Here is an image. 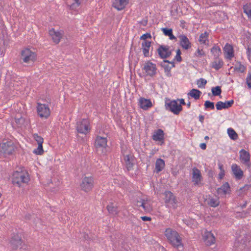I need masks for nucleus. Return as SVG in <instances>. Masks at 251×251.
Wrapping results in <instances>:
<instances>
[{"label":"nucleus","mask_w":251,"mask_h":251,"mask_svg":"<svg viewBox=\"0 0 251 251\" xmlns=\"http://www.w3.org/2000/svg\"><path fill=\"white\" fill-rule=\"evenodd\" d=\"M164 235L169 243L174 247L177 249L180 247L183 248L182 238L176 230L171 228H167L164 232Z\"/></svg>","instance_id":"obj_1"},{"label":"nucleus","mask_w":251,"mask_h":251,"mask_svg":"<svg viewBox=\"0 0 251 251\" xmlns=\"http://www.w3.org/2000/svg\"><path fill=\"white\" fill-rule=\"evenodd\" d=\"M165 108L175 115H178L182 111V106L178 105L177 100H170L169 99H166Z\"/></svg>","instance_id":"obj_2"},{"label":"nucleus","mask_w":251,"mask_h":251,"mask_svg":"<svg viewBox=\"0 0 251 251\" xmlns=\"http://www.w3.org/2000/svg\"><path fill=\"white\" fill-rule=\"evenodd\" d=\"M29 180L28 176H25V173L23 172L16 171L13 174L12 183L14 185L17 184L18 187H20L22 183H27Z\"/></svg>","instance_id":"obj_3"},{"label":"nucleus","mask_w":251,"mask_h":251,"mask_svg":"<svg viewBox=\"0 0 251 251\" xmlns=\"http://www.w3.org/2000/svg\"><path fill=\"white\" fill-rule=\"evenodd\" d=\"M94 186V179L92 176H85L80 184L81 190L86 193L92 191Z\"/></svg>","instance_id":"obj_4"},{"label":"nucleus","mask_w":251,"mask_h":251,"mask_svg":"<svg viewBox=\"0 0 251 251\" xmlns=\"http://www.w3.org/2000/svg\"><path fill=\"white\" fill-rule=\"evenodd\" d=\"M163 195L165 197L164 198L165 203H171L174 208H176L178 201L174 194L170 191H165Z\"/></svg>","instance_id":"obj_5"},{"label":"nucleus","mask_w":251,"mask_h":251,"mask_svg":"<svg viewBox=\"0 0 251 251\" xmlns=\"http://www.w3.org/2000/svg\"><path fill=\"white\" fill-rule=\"evenodd\" d=\"M159 57L163 59L169 57L172 55V50H170V47L165 45H159L156 50Z\"/></svg>","instance_id":"obj_6"},{"label":"nucleus","mask_w":251,"mask_h":251,"mask_svg":"<svg viewBox=\"0 0 251 251\" xmlns=\"http://www.w3.org/2000/svg\"><path fill=\"white\" fill-rule=\"evenodd\" d=\"M143 69L145 71L147 75L151 77H152L156 74V64L152 63L151 61L145 62Z\"/></svg>","instance_id":"obj_7"},{"label":"nucleus","mask_w":251,"mask_h":251,"mask_svg":"<svg viewBox=\"0 0 251 251\" xmlns=\"http://www.w3.org/2000/svg\"><path fill=\"white\" fill-rule=\"evenodd\" d=\"M14 151V146L11 141L3 143L0 146V151L4 155H10Z\"/></svg>","instance_id":"obj_8"},{"label":"nucleus","mask_w":251,"mask_h":251,"mask_svg":"<svg viewBox=\"0 0 251 251\" xmlns=\"http://www.w3.org/2000/svg\"><path fill=\"white\" fill-rule=\"evenodd\" d=\"M37 110L38 115L41 118H47L50 115V110L48 104L38 103Z\"/></svg>","instance_id":"obj_9"},{"label":"nucleus","mask_w":251,"mask_h":251,"mask_svg":"<svg viewBox=\"0 0 251 251\" xmlns=\"http://www.w3.org/2000/svg\"><path fill=\"white\" fill-rule=\"evenodd\" d=\"M76 129L78 132L86 134L89 128V122L86 119H83L81 121L77 122L76 123Z\"/></svg>","instance_id":"obj_10"},{"label":"nucleus","mask_w":251,"mask_h":251,"mask_svg":"<svg viewBox=\"0 0 251 251\" xmlns=\"http://www.w3.org/2000/svg\"><path fill=\"white\" fill-rule=\"evenodd\" d=\"M124 159L125 162L126 167L127 171H130L132 170L135 164V158L134 156L130 153L124 154Z\"/></svg>","instance_id":"obj_11"},{"label":"nucleus","mask_w":251,"mask_h":251,"mask_svg":"<svg viewBox=\"0 0 251 251\" xmlns=\"http://www.w3.org/2000/svg\"><path fill=\"white\" fill-rule=\"evenodd\" d=\"M10 243L12 250H16L21 246L23 241L21 237L19 234H14L11 238Z\"/></svg>","instance_id":"obj_12"},{"label":"nucleus","mask_w":251,"mask_h":251,"mask_svg":"<svg viewBox=\"0 0 251 251\" xmlns=\"http://www.w3.org/2000/svg\"><path fill=\"white\" fill-rule=\"evenodd\" d=\"M240 159L241 162L247 166L248 168H250L251 164L250 163V157L251 155L250 153L245 151L244 149H242L240 151Z\"/></svg>","instance_id":"obj_13"},{"label":"nucleus","mask_w":251,"mask_h":251,"mask_svg":"<svg viewBox=\"0 0 251 251\" xmlns=\"http://www.w3.org/2000/svg\"><path fill=\"white\" fill-rule=\"evenodd\" d=\"M231 171L234 177L237 180H241L244 176V172L239 166L236 164L231 165Z\"/></svg>","instance_id":"obj_14"},{"label":"nucleus","mask_w":251,"mask_h":251,"mask_svg":"<svg viewBox=\"0 0 251 251\" xmlns=\"http://www.w3.org/2000/svg\"><path fill=\"white\" fill-rule=\"evenodd\" d=\"M192 182H194L195 185H199L202 179L201 171L196 167L192 169Z\"/></svg>","instance_id":"obj_15"},{"label":"nucleus","mask_w":251,"mask_h":251,"mask_svg":"<svg viewBox=\"0 0 251 251\" xmlns=\"http://www.w3.org/2000/svg\"><path fill=\"white\" fill-rule=\"evenodd\" d=\"M225 58L231 59L234 56V50L233 46L226 43L223 48Z\"/></svg>","instance_id":"obj_16"},{"label":"nucleus","mask_w":251,"mask_h":251,"mask_svg":"<svg viewBox=\"0 0 251 251\" xmlns=\"http://www.w3.org/2000/svg\"><path fill=\"white\" fill-rule=\"evenodd\" d=\"M178 38L180 40V45L183 49L188 50L191 48V43L185 35L180 34L179 35Z\"/></svg>","instance_id":"obj_17"},{"label":"nucleus","mask_w":251,"mask_h":251,"mask_svg":"<svg viewBox=\"0 0 251 251\" xmlns=\"http://www.w3.org/2000/svg\"><path fill=\"white\" fill-rule=\"evenodd\" d=\"M139 105L143 110H147L151 108L153 105L150 99L141 97L139 99Z\"/></svg>","instance_id":"obj_18"},{"label":"nucleus","mask_w":251,"mask_h":251,"mask_svg":"<svg viewBox=\"0 0 251 251\" xmlns=\"http://www.w3.org/2000/svg\"><path fill=\"white\" fill-rule=\"evenodd\" d=\"M128 3V0H114L112 6L119 11L124 9Z\"/></svg>","instance_id":"obj_19"},{"label":"nucleus","mask_w":251,"mask_h":251,"mask_svg":"<svg viewBox=\"0 0 251 251\" xmlns=\"http://www.w3.org/2000/svg\"><path fill=\"white\" fill-rule=\"evenodd\" d=\"M152 139L154 141L162 142V143H164V132L161 129H158L155 130L154 134L152 136Z\"/></svg>","instance_id":"obj_20"},{"label":"nucleus","mask_w":251,"mask_h":251,"mask_svg":"<svg viewBox=\"0 0 251 251\" xmlns=\"http://www.w3.org/2000/svg\"><path fill=\"white\" fill-rule=\"evenodd\" d=\"M151 42L149 41H143L142 43V49L143 50V54L145 57H147L151 56L152 53L150 54V49L151 46Z\"/></svg>","instance_id":"obj_21"},{"label":"nucleus","mask_w":251,"mask_h":251,"mask_svg":"<svg viewBox=\"0 0 251 251\" xmlns=\"http://www.w3.org/2000/svg\"><path fill=\"white\" fill-rule=\"evenodd\" d=\"M49 34L51 37L54 43L56 44L59 43L61 38V34L59 31H56L52 28L49 30Z\"/></svg>","instance_id":"obj_22"},{"label":"nucleus","mask_w":251,"mask_h":251,"mask_svg":"<svg viewBox=\"0 0 251 251\" xmlns=\"http://www.w3.org/2000/svg\"><path fill=\"white\" fill-rule=\"evenodd\" d=\"M169 63L170 61L165 59H163V62H162L160 65L164 68V72L166 73V75L168 77H171L172 76L171 70L172 68V67L169 66Z\"/></svg>","instance_id":"obj_23"},{"label":"nucleus","mask_w":251,"mask_h":251,"mask_svg":"<svg viewBox=\"0 0 251 251\" xmlns=\"http://www.w3.org/2000/svg\"><path fill=\"white\" fill-rule=\"evenodd\" d=\"M95 146L97 148H105L107 146L106 138L98 136L95 141Z\"/></svg>","instance_id":"obj_24"},{"label":"nucleus","mask_w":251,"mask_h":251,"mask_svg":"<svg viewBox=\"0 0 251 251\" xmlns=\"http://www.w3.org/2000/svg\"><path fill=\"white\" fill-rule=\"evenodd\" d=\"M217 193L219 194L223 193L226 195V194H230L231 191L230 185L227 182H225L220 188H218Z\"/></svg>","instance_id":"obj_25"},{"label":"nucleus","mask_w":251,"mask_h":251,"mask_svg":"<svg viewBox=\"0 0 251 251\" xmlns=\"http://www.w3.org/2000/svg\"><path fill=\"white\" fill-rule=\"evenodd\" d=\"M205 244L207 246H210L213 244L215 241V238L213 234L211 232L207 233L203 237Z\"/></svg>","instance_id":"obj_26"},{"label":"nucleus","mask_w":251,"mask_h":251,"mask_svg":"<svg viewBox=\"0 0 251 251\" xmlns=\"http://www.w3.org/2000/svg\"><path fill=\"white\" fill-rule=\"evenodd\" d=\"M201 94V92L199 90L197 89H192L188 93V97H191V98L197 100L200 99Z\"/></svg>","instance_id":"obj_27"},{"label":"nucleus","mask_w":251,"mask_h":251,"mask_svg":"<svg viewBox=\"0 0 251 251\" xmlns=\"http://www.w3.org/2000/svg\"><path fill=\"white\" fill-rule=\"evenodd\" d=\"M165 167V161L161 158H158L155 162V170L157 173L161 172Z\"/></svg>","instance_id":"obj_28"},{"label":"nucleus","mask_w":251,"mask_h":251,"mask_svg":"<svg viewBox=\"0 0 251 251\" xmlns=\"http://www.w3.org/2000/svg\"><path fill=\"white\" fill-rule=\"evenodd\" d=\"M211 52L213 54L215 59H219V56L221 54L222 51L220 48L215 45L211 49Z\"/></svg>","instance_id":"obj_29"},{"label":"nucleus","mask_w":251,"mask_h":251,"mask_svg":"<svg viewBox=\"0 0 251 251\" xmlns=\"http://www.w3.org/2000/svg\"><path fill=\"white\" fill-rule=\"evenodd\" d=\"M108 213L113 215H117L118 213V207L114 206L113 203L110 202L106 206Z\"/></svg>","instance_id":"obj_30"},{"label":"nucleus","mask_w":251,"mask_h":251,"mask_svg":"<svg viewBox=\"0 0 251 251\" xmlns=\"http://www.w3.org/2000/svg\"><path fill=\"white\" fill-rule=\"evenodd\" d=\"M224 62L222 59H219L218 61H217L216 60L213 61L211 67L217 71L222 68Z\"/></svg>","instance_id":"obj_31"},{"label":"nucleus","mask_w":251,"mask_h":251,"mask_svg":"<svg viewBox=\"0 0 251 251\" xmlns=\"http://www.w3.org/2000/svg\"><path fill=\"white\" fill-rule=\"evenodd\" d=\"M227 134L231 140L235 141L238 138V135L236 132L232 128L230 127L227 129Z\"/></svg>","instance_id":"obj_32"},{"label":"nucleus","mask_w":251,"mask_h":251,"mask_svg":"<svg viewBox=\"0 0 251 251\" xmlns=\"http://www.w3.org/2000/svg\"><path fill=\"white\" fill-rule=\"evenodd\" d=\"M246 70V67L242 65L240 62H237L234 67V71H237L241 73H243Z\"/></svg>","instance_id":"obj_33"},{"label":"nucleus","mask_w":251,"mask_h":251,"mask_svg":"<svg viewBox=\"0 0 251 251\" xmlns=\"http://www.w3.org/2000/svg\"><path fill=\"white\" fill-rule=\"evenodd\" d=\"M36 54L35 52H33L30 54V55H28L23 58V60L24 62L25 63L28 62L29 61L34 62L36 60Z\"/></svg>","instance_id":"obj_34"},{"label":"nucleus","mask_w":251,"mask_h":251,"mask_svg":"<svg viewBox=\"0 0 251 251\" xmlns=\"http://www.w3.org/2000/svg\"><path fill=\"white\" fill-rule=\"evenodd\" d=\"M212 94L214 96H220L222 93L221 87L219 86L212 87L211 89Z\"/></svg>","instance_id":"obj_35"},{"label":"nucleus","mask_w":251,"mask_h":251,"mask_svg":"<svg viewBox=\"0 0 251 251\" xmlns=\"http://www.w3.org/2000/svg\"><path fill=\"white\" fill-rule=\"evenodd\" d=\"M220 201L218 199H215L214 198L209 199L207 202V204L211 207H216L219 205Z\"/></svg>","instance_id":"obj_36"},{"label":"nucleus","mask_w":251,"mask_h":251,"mask_svg":"<svg viewBox=\"0 0 251 251\" xmlns=\"http://www.w3.org/2000/svg\"><path fill=\"white\" fill-rule=\"evenodd\" d=\"M209 33L207 31H205L203 33H201L200 36L199 42L206 44V42L208 41L207 39Z\"/></svg>","instance_id":"obj_37"},{"label":"nucleus","mask_w":251,"mask_h":251,"mask_svg":"<svg viewBox=\"0 0 251 251\" xmlns=\"http://www.w3.org/2000/svg\"><path fill=\"white\" fill-rule=\"evenodd\" d=\"M38 145V148L35 149L33 152L36 155H42L44 152L43 144H39Z\"/></svg>","instance_id":"obj_38"},{"label":"nucleus","mask_w":251,"mask_h":251,"mask_svg":"<svg viewBox=\"0 0 251 251\" xmlns=\"http://www.w3.org/2000/svg\"><path fill=\"white\" fill-rule=\"evenodd\" d=\"M204 106L205 110L208 109L213 110L215 108L214 103L209 100L205 101L204 104Z\"/></svg>","instance_id":"obj_39"},{"label":"nucleus","mask_w":251,"mask_h":251,"mask_svg":"<svg viewBox=\"0 0 251 251\" xmlns=\"http://www.w3.org/2000/svg\"><path fill=\"white\" fill-rule=\"evenodd\" d=\"M33 137L35 140L37 142L38 145L43 144L44 142V139L41 136H39L38 134L35 133L33 134Z\"/></svg>","instance_id":"obj_40"},{"label":"nucleus","mask_w":251,"mask_h":251,"mask_svg":"<svg viewBox=\"0 0 251 251\" xmlns=\"http://www.w3.org/2000/svg\"><path fill=\"white\" fill-rule=\"evenodd\" d=\"M176 54L174 59V60H176L178 62H180L182 61V59L181 56V51L179 49H177L176 51Z\"/></svg>","instance_id":"obj_41"},{"label":"nucleus","mask_w":251,"mask_h":251,"mask_svg":"<svg viewBox=\"0 0 251 251\" xmlns=\"http://www.w3.org/2000/svg\"><path fill=\"white\" fill-rule=\"evenodd\" d=\"M216 107L217 110H221L223 109H226L225 106V103L221 101H219L216 103Z\"/></svg>","instance_id":"obj_42"},{"label":"nucleus","mask_w":251,"mask_h":251,"mask_svg":"<svg viewBox=\"0 0 251 251\" xmlns=\"http://www.w3.org/2000/svg\"><path fill=\"white\" fill-rule=\"evenodd\" d=\"M246 83L249 89H251V71L249 72L247 78H246Z\"/></svg>","instance_id":"obj_43"},{"label":"nucleus","mask_w":251,"mask_h":251,"mask_svg":"<svg viewBox=\"0 0 251 251\" xmlns=\"http://www.w3.org/2000/svg\"><path fill=\"white\" fill-rule=\"evenodd\" d=\"M32 52H33L31 51V50L29 49H25V50H23L21 52V55L22 58L25 56L30 55V54H31Z\"/></svg>","instance_id":"obj_44"},{"label":"nucleus","mask_w":251,"mask_h":251,"mask_svg":"<svg viewBox=\"0 0 251 251\" xmlns=\"http://www.w3.org/2000/svg\"><path fill=\"white\" fill-rule=\"evenodd\" d=\"M207 83V81L204 78H201L197 80V84L199 88L204 86Z\"/></svg>","instance_id":"obj_45"},{"label":"nucleus","mask_w":251,"mask_h":251,"mask_svg":"<svg viewBox=\"0 0 251 251\" xmlns=\"http://www.w3.org/2000/svg\"><path fill=\"white\" fill-rule=\"evenodd\" d=\"M161 30L162 31L163 34L165 36H168L170 34L173 33V29L172 28L164 27L162 28Z\"/></svg>","instance_id":"obj_46"},{"label":"nucleus","mask_w":251,"mask_h":251,"mask_svg":"<svg viewBox=\"0 0 251 251\" xmlns=\"http://www.w3.org/2000/svg\"><path fill=\"white\" fill-rule=\"evenodd\" d=\"M25 121V119L21 116L20 118L16 117L15 118V121L19 126L23 125Z\"/></svg>","instance_id":"obj_47"},{"label":"nucleus","mask_w":251,"mask_h":251,"mask_svg":"<svg viewBox=\"0 0 251 251\" xmlns=\"http://www.w3.org/2000/svg\"><path fill=\"white\" fill-rule=\"evenodd\" d=\"M151 36L150 33H146L145 34H143L140 37V40H143L144 41H147V39H151Z\"/></svg>","instance_id":"obj_48"},{"label":"nucleus","mask_w":251,"mask_h":251,"mask_svg":"<svg viewBox=\"0 0 251 251\" xmlns=\"http://www.w3.org/2000/svg\"><path fill=\"white\" fill-rule=\"evenodd\" d=\"M243 8L244 10V12L247 15L248 13H249V11H250L251 9V6L250 4H246L243 6Z\"/></svg>","instance_id":"obj_49"},{"label":"nucleus","mask_w":251,"mask_h":251,"mask_svg":"<svg viewBox=\"0 0 251 251\" xmlns=\"http://www.w3.org/2000/svg\"><path fill=\"white\" fill-rule=\"evenodd\" d=\"M225 106L226 109L231 107L234 103V100H230L226 101L225 102Z\"/></svg>","instance_id":"obj_50"},{"label":"nucleus","mask_w":251,"mask_h":251,"mask_svg":"<svg viewBox=\"0 0 251 251\" xmlns=\"http://www.w3.org/2000/svg\"><path fill=\"white\" fill-rule=\"evenodd\" d=\"M140 202L141 204H136L137 206H142L145 210H147V207L145 206L144 200L141 199V201H137V203Z\"/></svg>","instance_id":"obj_51"},{"label":"nucleus","mask_w":251,"mask_h":251,"mask_svg":"<svg viewBox=\"0 0 251 251\" xmlns=\"http://www.w3.org/2000/svg\"><path fill=\"white\" fill-rule=\"evenodd\" d=\"M205 55L204 52L202 50H200L199 49L197 50V52L195 53V55L198 57H201L202 55Z\"/></svg>","instance_id":"obj_52"},{"label":"nucleus","mask_w":251,"mask_h":251,"mask_svg":"<svg viewBox=\"0 0 251 251\" xmlns=\"http://www.w3.org/2000/svg\"><path fill=\"white\" fill-rule=\"evenodd\" d=\"M80 3L74 2L70 5V8L72 9H75L79 5Z\"/></svg>","instance_id":"obj_53"},{"label":"nucleus","mask_w":251,"mask_h":251,"mask_svg":"<svg viewBox=\"0 0 251 251\" xmlns=\"http://www.w3.org/2000/svg\"><path fill=\"white\" fill-rule=\"evenodd\" d=\"M245 239H244V242H250L251 240V237L248 234H245L244 236Z\"/></svg>","instance_id":"obj_54"},{"label":"nucleus","mask_w":251,"mask_h":251,"mask_svg":"<svg viewBox=\"0 0 251 251\" xmlns=\"http://www.w3.org/2000/svg\"><path fill=\"white\" fill-rule=\"evenodd\" d=\"M251 187V185L249 184L248 183L247 184H245L244 187L241 188L240 189V190H246V191H248L249 190V189Z\"/></svg>","instance_id":"obj_55"},{"label":"nucleus","mask_w":251,"mask_h":251,"mask_svg":"<svg viewBox=\"0 0 251 251\" xmlns=\"http://www.w3.org/2000/svg\"><path fill=\"white\" fill-rule=\"evenodd\" d=\"M141 218L142 220V221L144 222L151 221V217L146 216H142L141 217Z\"/></svg>","instance_id":"obj_56"},{"label":"nucleus","mask_w":251,"mask_h":251,"mask_svg":"<svg viewBox=\"0 0 251 251\" xmlns=\"http://www.w3.org/2000/svg\"><path fill=\"white\" fill-rule=\"evenodd\" d=\"M176 100H177V101H179L180 103H179V104H178V105H180L181 106L186 104L185 100L183 99H177Z\"/></svg>","instance_id":"obj_57"},{"label":"nucleus","mask_w":251,"mask_h":251,"mask_svg":"<svg viewBox=\"0 0 251 251\" xmlns=\"http://www.w3.org/2000/svg\"><path fill=\"white\" fill-rule=\"evenodd\" d=\"M225 175V172H220V173L219 174L218 178L220 179H222L223 178V177H224Z\"/></svg>","instance_id":"obj_58"},{"label":"nucleus","mask_w":251,"mask_h":251,"mask_svg":"<svg viewBox=\"0 0 251 251\" xmlns=\"http://www.w3.org/2000/svg\"><path fill=\"white\" fill-rule=\"evenodd\" d=\"M31 216H32V215L30 214H29V213L26 214L25 216V219L26 220H30L31 218Z\"/></svg>","instance_id":"obj_59"},{"label":"nucleus","mask_w":251,"mask_h":251,"mask_svg":"<svg viewBox=\"0 0 251 251\" xmlns=\"http://www.w3.org/2000/svg\"><path fill=\"white\" fill-rule=\"evenodd\" d=\"M148 23L147 20H143L139 22V24L143 25L144 26H146Z\"/></svg>","instance_id":"obj_60"},{"label":"nucleus","mask_w":251,"mask_h":251,"mask_svg":"<svg viewBox=\"0 0 251 251\" xmlns=\"http://www.w3.org/2000/svg\"><path fill=\"white\" fill-rule=\"evenodd\" d=\"M218 166H219V168L220 170V172H225V170L224 169V166L222 164L219 163Z\"/></svg>","instance_id":"obj_61"},{"label":"nucleus","mask_w":251,"mask_h":251,"mask_svg":"<svg viewBox=\"0 0 251 251\" xmlns=\"http://www.w3.org/2000/svg\"><path fill=\"white\" fill-rule=\"evenodd\" d=\"M169 37V39L170 40H176V36H175L174 35H173V33H172L171 34H170V35H169L168 36Z\"/></svg>","instance_id":"obj_62"},{"label":"nucleus","mask_w":251,"mask_h":251,"mask_svg":"<svg viewBox=\"0 0 251 251\" xmlns=\"http://www.w3.org/2000/svg\"><path fill=\"white\" fill-rule=\"evenodd\" d=\"M200 147L201 148V149L202 150H205L206 148V145L205 143H201L200 144Z\"/></svg>","instance_id":"obj_63"},{"label":"nucleus","mask_w":251,"mask_h":251,"mask_svg":"<svg viewBox=\"0 0 251 251\" xmlns=\"http://www.w3.org/2000/svg\"><path fill=\"white\" fill-rule=\"evenodd\" d=\"M199 121L201 123H203V121H204V116L202 115H200L199 117Z\"/></svg>","instance_id":"obj_64"}]
</instances>
